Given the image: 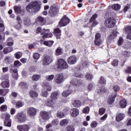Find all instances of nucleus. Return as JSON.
<instances>
[{
	"label": "nucleus",
	"mask_w": 131,
	"mask_h": 131,
	"mask_svg": "<svg viewBox=\"0 0 131 131\" xmlns=\"http://www.w3.org/2000/svg\"><path fill=\"white\" fill-rule=\"evenodd\" d=\"M41 8V5L38 3V2L35 1L34 2H31L26 7V10L28 13H36L40 10Z\"/></svg>",
	"instance_id": "obj_1"
},
{
	"label": "nucleus",
	"mask_w": 131,
	"mask_h": 131,
	"mask_svg": "<svg viewBox=\"0 0 131 131\" xmlns=\"http://www.w3.org/2000/svg\"><path fill=\"white\" fill-rule=\"evenodd\" d=\"M105 16L106 18L104 21V26L107 28H113L116 25V19L114 17L111 16V12H107Z\"/></svg>",
	"instance_id": "obj_2"
},
{
	"label": "nucleus",
	"mask_w": 131,
	"mask_h": 131,
	"mask_svg": "<svg viewBox=\"0 0 131 131\" xmlns=\"http://www.w3.org/2000/svg\"><path fill=\"white\" fill-rule=\"evenodd\" d=\"M59 11L60 8L59 6L56 5V4L51 5L48 11V15L50 18H54L56 16H58Z\"/></svg>",
	"instance_id": "obj_3"
},
{
	"label": "nucleus",
	"mask_w": 131,
	"mask_h": 131,
	"mask_svg": "<svg viewBox=\"0 0 131 131\" xmlns=\"http://www.w3.org/2000/svg\"><path fill=\"white\" fill-rule=\"evenodd\" d=\"M53 61L54 57L53 55H45L43 57L42 64L43 66H48V65H50V64L53 63Z\"/></svg>",
	"instance_id": "obj_4"
},
{
	"label": "nucleus",
	"mask_w": 131,
	"mask_h": 131,
	"mask_svg": "<svg viewBox=\"0 0 131 131\" xmlns=\"http://www.w3.org/2000/svg\"><path fill=\"white\" fill-rule=\"evenodd\" d=\"M57 67L60 69H67L69 66L66 60L62 58H59L57 61Z\"/></svg>",
	"instance_id": "obj_5"
},
{
	"label": "nucleus",
	"mask_w": 131,
	"mask_h": 131,
	"mask_svg": "<svg viewBox=\"0 0 131 131\" xmlns=\"http://www.w3.org/2000/svg\"><path fill=\"white\" fill-rule=\"evenodd\" d=\"M70 23V20L69 18L66 15H64L59 21L58 25L59 27H63L69 24Z\"/></svg>",
	"instance_id": "obj_6"
},
{
	"label": "nucleus",
	"mask_w": 131,
	"mask_h": 131,
	"mask_svg": "<svg viewBox=\"0 0 131 131\" xmlns=\"http://www.w3.org/2000/svg\"><path fill=\"white\" fill-rule=\"evenodd\" d=\"M16 118L17 119L18 122H25L27 120L26 115L24 112H19L16 115Z\"/></svg>",
	"instance_id": "obj_7"
},
{
	"label": "nucleus",
	"mask_w": 131,
	"mask_h": 131,
	"mask_svg": "<svg viewBox=\"0 0 131 131\" xmlns=\"http://www.w3.org/2000/svg\"><path fill=\"white\" fill-rule=\"evenodd\" d=\"M10 117H11V115L10 114H5V119L4 120L5 126L11 127V125H12V120L10 119Z\"/></svg>",
	"instance_id": "obj_8"
},
{
	"label": "nucleus",
	"mask_w": 131,
	"mask_h": 131,
	"mask_svg": "<svg viewBox=\"0 0 131 131\" xmlns=\"http://www.w3.org/2000/svg\"><path fill=\"white\" fill-rule=\"evenodd\" d=\"M54 80L57 84H60V83H62V82H64V81L65 80V78L64 77V76H63V74H59L57 75H56V77L54 79Z\"/></svg>",
	"instance_id": "obj_9"
},
{
	"label": "nucleus",
	"mask_w": 131,
	"mask_h": 131,
	"mask_svg": "<svg viewBox=\"0 0 131 131\" xmlns=\"http://www.w3.org/2000/svg\"><path fill=\"white\" fill-rule=\"evenodd\" d=\"M97 18H98V14L95 13L90 19L89 23H93L91 27H95V26H97V25H98V23L96 21V19H97Z\"/></svg>",
	"instance_id": "obj_10"
},
{
	"label": "nucleus",
	"mask_w": 131,
	"mask_h": 131,
	"mask_svg": "<svg viewBox=\"0 0 131 131\" xmlns=\"http://www.w3.org/2000/svg\"><path fill=\"white\" fill-rule=\"evenodd\" d=\"M17 129L19 131H28L30 129V126L27 124L18 125Z\"/></svg>",
	"instance_id": "obj_11"
},
{
	"label": "nucleus",
	"mask_w": 131,
	"mask_h": 131,
	"mask_svg": "<svg viewBox=\"0 0 131 131\" xmlns=\"http://www.w3.org/2000/svg\"><path fill=\"white\" fill-rule=\"evenodd\" d=\"M94 43L96 45V46H101V45H102V40H101V34H96Z\"/></svg>",
	"instance_id": "obj_12"
},
{
	"label": "nucleus",
	"mask_w": 131,
	"mask_h": 131,
	"mask_svg": "<svg viewBox=\"0 0 131 131\" xmlns=\"http://www.w3.org/2000/svg\"><path fill=\"white\" fill-rule=\"evenodd\" d=\"M67 61L68 63L70 64V65H73L74 64H75L76 62H77V58L76 56L72 55L68 58Z\"/></svg>",
	"instance_id": "obj_13"
},
{
	"label": "nucleus",
	"mask_w": 131,
	"mask_h": 131,
	"mask_svg": "<svg viewBox=\"0 0 131 131\" xmlns=\"http://www.w3.org/2000/svg\"><path fill=\"white\" fill-rule=\"evenodd\" d=\"M71 84L75 86H80L83 84V82L81 80H77L76 79H73L71 81Z\"/></svg>",
	"instance_id": "obj_14"
},
{
	"label": "nucleus",
	"mask_w": 131,
	"mask_h": 131,
	"mask_svg": "<svg viewBox=\"0 0 131 131\" xmlns=\"http://www.w3.org/2000/svg\"><path fill=\"white\" fill-rule=\"evenodd\" d=\"M79 115V110L77 108H73L70 110V116L71 117H76Z\"/></svg>",
	"instance_id": "obj_15"
},
{
	"label": "nucleus",
	"mask_w": 131,
	"mask_h": 131,
	"mask_svg": "<svg viewBox=\"0 0 131 131\" xmlns=\"http://www.w3.org/2000/svg\"><path fill=\"white\" fill-rule=\"evenodd\" d=\"M40 116L43 120H49L50 119V114L46 111H42L40 112Z\"/></svg>",
	"instance_id": "obj_16"
},
{
	"label": "nucleus",
	"mask_w": 131,
	"mask_h": 131,
	"mask_svg": "<svg viewBox=\"0 0 131 131\" xmlns=\"http://www.w3.org/2000/svg\"><path fill=\"white\" fill-rule=\"evenodd\" d=\"M115 98H116V93H113L111 94L107 100L108 104H109V105H112V104L114 103V101H115Z\"/></svg>",
	"instance_id": "obj_17"
},
{
	"label": "nucleus",
	"mask_w": 131,
	"mask_h": 131,
	"mask_svg": "<svg viewBox=\"0 0 131 131\" xmlns=\"http://www.w3.org/2000/svg\"><path fill=\"white\" fill-rule=\"evenodd\" d=\"M68 110H69V108H67L66 111H58L56 114L57 117L58 118H64V117H65V113H66Z\"/></svg>",
	"instance_id": "obj_18"
},
{
	"label": "nucleus",
	"mask_w": 131,
	"mask_h": 131,
	"mask_svg": "<svg viewBox=\"0 0 131 131\" xmlns=\"http://www.w3.org/2000/svg\"><path fill=\"white\" fill-rule=\"evenodd\" d=\"M125 117V115L122 113H118L116 117V121L117 122H120L121 120H123Z\"/></svg>",
	"instance_id": "obj_19"
},
{
	"label": "nucleus",
	"mask_w": 131,
	"mask_h": 131,
	"mask_svg": "<svg viewBox=\"0 0 131 131\" xmlns=\"http://www.w3.org/2000/svg\"><path fill=\"white\" fill-rule=\"evenodd\" d=\"M36 109L34 107H29L28 109V114L30 116H34V115H36Z\"/></svg>",
	"instance_id": "obj_20"
},
{
	"label": "nucleus",
	"mask_w": 131,
	"mask_h": 131,
	"mask_svg": "<svg viewBox=\"0 0 131 131\" xmlns=\"http://www.w3.org/2000/svg\"><path fill=\"white\" fill-rule=\"evenodd\" d=\"M72 93V86H69L68 90L64 91L62 92L63 97H68L69 95Z\"/></svg>",
	"instance_id": "obj_21"
},
{
	"label": "nucleus",
	"mask_w": 131,
	"mask_h": 131,
	"mask_svg": "<svg viewBox=\"0 0 131 131\" xmlns=\"http://www.w3.org/2000/svg\"><path fill=\"white\" fill-rule=\"evenodd\" d=\"M36 21L39 23H40L42 25H45L46 24V22L47 21L46 18L42 17L41 16H38L36 19Z\"/></svg>",
	"instance_id": "obj_22"
},
{
	"label": "nucleus",
	"mask_w": 131,
	"mask_h": 131,
	"mask_svg": "<svg viewBox=\"0 0 131 131\" xmlns=\"http://www.w3.org/2000/svg\"><path fill=\"white\" fill-rule=\"evenodd\" d=\"M1 86L3 89H9L10 88V81H4L1 83Z\"/></svg>",
	"instance_id": "obj_23"
},
{
	"label": "nucleus",
	"mask_w": 131,
	"mask_h": 131,
	"mask_svg": "<svg viewBox=\"0 0 131 131\" xmlns=\"http://www.w3.org/2000/svg\"><path fill=\"white\" fill-rule=\"evenodd\" d=\"M10 92V90L8 89H0V96L2 97H5L7 96V94Z\"/></svg>",
	"instance_id": "obj_24"
},
{
	"label": "nucleus",
	"mask_w": 131,
	"mask_h": 131,
	"mask_svg": "<svg viewBox=\"0 0 131 131\" xmlns=\"http://www.w3.org/2000/svg\"><path fill=\"white\" fill-rule=\"evenodd\" d=\"M46 104L49 107H53L54 106H55V100H53V99H48L47 101L46 102Z\"/></svg>",
	"instance_id": "obj_25"
},
{
	"label": "nucleus",
	"mask_w": 131,
	"mask_h": 131,
	"mask_svg": "<svg viewBox=\"0 0 131 131\" xmlns=\"http://www.w3.org/2000/svg\"><path fill=\"white\" fill-rule=\"evenodd\" d=\"M12 51H13V47H6L3 50V53L5 55H7V54H9V53H11Z\"/></svg>",
	"instance_id": "obj_26"
},
{
	"label": "nucleus",
	"mask_w": 131,
	"mask_h": 131,
	"mask_svg": "<svg viewBox=\"0 0 131 131\" xmlns=\"http://www.w3.org/2000/svg\"><path fill=\"white\" fill-rule=\"evenodd\" d=\"M59 97L58 92H53L51 95V99L53 100V101H56L57 99H58V97Z\"/></svg>",
	"instance_id": "obj_27"
},
{
	"label": "nucleus",
	"mask_w": 131,
	"mask_h": 131,
	"mask_svg": "<svg viewBox=\"0 0 131 131\" xmlns=\"http://www.w3.org/2000/svg\"><path fill=\"white\" fill-rule=\"evenodd\" d=\"M16 20L18 21V24L15 26V28H16V29H21V23L22 22L21 21V17L19 16H17Z\"/></svg>",
	"instance_id": "obj_28"
},
{
	"label": "nucleus",
	"mask_w": 131,
	"mask_h": 131,
	"mask_svg": "<svg viewBox=\"0 0 131 131\" xmlns=\"http://www.w3.org/2000/svg\"><path fill=\"white\" fill-rule=\"evenodd\" d=\"M74 107H80L81 106L82 103L79 100H74V102L72 103Z\"/></svg>",
	"instance_id": "obj_29"
},
{
	"label": "nucleus",
	"mask_w": 131,
	"mask_h": 131,
	"mask_svg": "<svg viewBox=\"0 0 131 131\" xmlns=\"http://www.w3.org/2000/svg\"><path fill=\"white\" fill-rule=\"evenodd\" d=\"M14 10L16 14H20L22 13V10L21 9V6H14Z\"/></svg>",
	"instance_id": "obj_30"
},
{
	"label": "nucleus",
	"mask_w": 131,
	"mask_h": 131,
	"mask_svg": "<svg viewBox=\"0 0 131 131\" xmlns=\"http://www.w3.org/2000/svg\"><path fill=\"white\" fill-rule=\"evenodd\" d=\"M120 106L121 108H125L126 107V100L122 99L120 102Z\"/></svg>",
	"instance_id": "obj_31"
},
{
	"label": "nucleus",
	"mask_w": 131,
	"mask_h": 131,
	"mask_svg": "<svg viewBox=\"0 0 131 131\" xmlns=\"http://www.w3.org/2000/svg\"><path fill=\"white\" fill-rule=\"evenodd\" d=\"M30 96L31 98H37V97H38V93H37L35 91H31L30 92Z\"/></svg>",
	"instance_id": "obj_32"
},
{
	"label": "nucleus",
	"mask_w": 131,
	"mask_h": 131,
	"mask_svg": "<svg viewBox=\"0 0 131 131\" xmlns=\"http://www.w3.org/2000/svg\"><path fill=\"white\" fill-rule=\"evenodd\" d=\"M19 87L21 89H26L28 86V84L25 82H20L18 85Z\"/></svg>",
	"instance_id": "obj_33"
},
{
	"label": "nucleus",
	"mask_w": 131,
	"mask_h": 131,
	"mask_svg": "<svg viewBox=\"0 0 131 131\" xmlns=\"http://www.w3.org/2000/svg\"><path fill=\"white\" fill-rule=\"evenodd\" d=\"M121 8L120 5L119 4H114L112 6V9L113 10H115V11H118V10H120Z\"/></svg>",
	"instance_id": "obj_34"
},
{
	"label": "nucleus",
	"mask_w": 131,
	"mask_h": 131,
	"mask_svg": "<svg viewBox=\"0 0 131 131\" xmlns=\"http://www.w3.org/2000/svg\"><path fill=\"white\" fill-rule=\"evenodd\" d=\"M43 44L47 47H52L54 45V41H45L43 42Z\"/></svg>",
	"instance_id": "obj_35"
},
{
	"label": "nucleus",
	"mask_w": 131,
	"mask_h": 131,
	"mask_svg": "<svg viewBox=\"0 0 131 131\" xmlns=\"http://www.w3.org/2000/svg\"><path fill=\"white\" fill-rule=\"evenodd\" d=\"M45 78L47 81H52L55 78V76L54 75H48L46 76Z\"/></svg>",
	"instance_id": "obj_36"
},
{
	"label": "nucleus",
	"mask_w": 131,
	"mask_h": 131,
	"mask_svg": "<svg viewBox=\"0 0 131 131\" xmlns=\"http://www.w3.org/2000/svg\"><path fill=\"white\" fill-rule=\"evenodd\" d=\"M69 122V120L68 119H63L60 121L59 124L60 125H67Z\"/></svg>",
	"instance_id": "obj_37"
},
{
	"label": "nucleus",
	"mask_w": 131,
	"mask_h": 131,
	"mask_svg": "<svg viewBox=\"0 0 131 131\" xmlns=\"http://www.w3.org/2000/svg\"><path fill=\"white\" fill-rule=\"evenodd\" d=\"M40 78V75H34L32 77V79L33 81H37L38 80H39Z\"/></svg>",
	"instance_id": "obj_38"
},
{
	"label": "nucleus",
	"mask_w": 131,
	"mask_h": 131,
	"mask_svg": "<svg viewBox=\"0 0 131 131\" xmlns=\"http://www.w3.org/2000/svg\"><path fill=\"white\" fill-rule=\"evenodd\" d=\"M82 68H86L89 66V62L88 60H82L81 62Z\"/></svg>",
	"instance_id": "obj_39"
},
{
	"label": "nucleus",
	"mask_w": 131,
	"mask_h": 131,
	"mask_svg": "<svg viewBox=\"0 0 131 131\" xmlns=\"http://www.w3.org/2000/svg\"><path fill=\"white\" fill-rule=\"evenodd\" d=\"M42 85L44 88H46L48 91H51L52 90V87L50 85L49 83H43Z\"/></svg>",
	"instance_id": "obj_40"
},
{
	"label": "nucleus",
	"mask_w": 131,
	"mask_h": 131,
	"mask_svg": "<svg viewBox=\"0 0 131 131\" xmlns=\"http://www.w3.org/2000/svg\"><path fill=\"white\" fill-rule=\"evenodd\" d=\"M62 54V49L60 47L57 48L56 50L55 55L56 56H60Z\"/></svg>",
	"instance_id": "obj_41"
},
{
	"label": "nucleus",
	"mask_w": 131,
	"mask_h": 131,
	"mask_svg": "<svg viewBox=\"0 0 131 131\" xmlns=\"http://www.w3.org/2000/svg\"><path fill=\"white\" fill-rule=\"evenodd\" d=\"M75 77H78L79 78H82L83 74L80 73L79 71L76 72L74 74Z\"/></svg>",
	"instance_id": "obj_42"
},
{
	"label": "nucleus",
	"mask_w": 131,
	"mask_h": 131,
	"mask_svg": "<svg viewBox=\"0 0 131 131\" xmlns=\"http://www.w3.org/2000/svg\"><path fill=\"white\" fill-rule=\"evenodd\" d=\"M39 54L38 53H35L33 54V57L34 58V60H36L35 62H37V60L39 59Z\"/></svg>",
	"instance_id": "obj_43"
},
{
	"label": "nucleus",
	"mask_w": 131,
	"mask_h": 131,
	"mask_svg": "<svg viewBox=\"0 0 131 131\" xmlns=\"http://www.w3.org/2000/svg\"><path fill=\"white\" fill-rule=\"evenodd\" d=\"M23 106H24V103L21 102V101H19L16 103V108H20L21 107H23Z\"/></svg>",
	"instance_id": "obj_44"
},
{
	"label": "nucleus",
	"mask_w": 131,
	"mask_h": 131,
	"mask_svg": "<svg viewBox=\"0 0 131 131\" xmlns=\"http://www.w3.org/2000/svg\"><path fill=\"white\" fill-rule=\"evenodd\" d=\"M41 95V96H42V97H47L48 96V91H47V90L45 89H42Z\"/></svg>",
	"instance_id": "obj_45"
},
{
	"label": "nucleus",
	"mask_w": 131,
	"mask_h": 131,
	"mask_svg": "<svg viewBox=\"0 0 131 131\" xmlns=\"http://www.w3.org/2000/svg\"><path fill=\"white\" fill-rule=\"evenodd\" d=\"M8 109V106L7 105H4L1 106L0 107V111L1 112H5L6 110Z\"/></svg>",
	"instance_id": "obj_46"
},
{
	"label": "nucleus",
	"mask_w": 131,
	"mask_h": 131,
	"mask_svg": "<svg viewBox=\"0 0 131 131\" xmlns=\"http://www.w3.org/2000/svg\"><path fill=\"white\" fill-rule=\"evenodd\" d=\"M43 38H49V37H53L52 33H45L43 34Z\"/></svg>",
	"instance_id": "obj_47"
},
{
	"label": "nucleus",
	"mask_w": 131,
	"mask_h": 131,
	"mask_svg": "<svg viewBox=\"0 0 131 131\" xmlns=\"http://www.w3.org/2000/svg\"><path fill=\"white\" fill-rule=\"evenodd\" d=\"M12 40L13 39H12V38H9L7 39V45L9 46V47H12V46L14 45V42H11Z\"/></svg>",
	"instance_id": "obj_48"
},
{
	"label": "nucleus",
	"mask_w": 131,
	"mask_h": 131,
	"mask_svg": "<svg viewBox=\"0 0 131 131\" xmlns=\"http://www.w3.org/2000/svg\"><path fill=\"white\" fill-rule=\"evenodd\" d=\"M99 83L100 84H106V80H105V78H104V77H101Z\"/></svg>",
	"instance_id": "obj_49"
},
{
	"label": "nucleus",
	"mask_w": 131,
	"mask_h": 131,
	"mask_svg": "<svg viewBox=\"0 0 131 131\" xmlns=\"http://www.w3.org/2000/svg\"><path fill=\"white\" fill-rule=\"evenodd\" d=\"M89 112H90V107L89 106H86L82 110V113L85 114H89Z\"/></svg>",
	"instance_id": "obj_50"
},
{
	"label": "nucleus",
	"mask_w": 131,
	"mask_h": 131,
	"mask_svg": "<svg viewBox=\"0 0 131 131\" xmlns=\"http://www.w3.org/2000/svg\"><path fill=\"white\" fill-rule=\"evenodd\" d=\"M14 56L16 59H20L22 57V52H17L14 54Z\"/></svg>",
	"instance_id": "obj_51"
},
{
	"label": "nucleus",
	"mask_w": 131,
	"mask_h": 131,
	"mask_svg": "<svg viewBox=\"0 0 131 131\" xmlns=\"http://www.w3.org/2000/svg\"><path fill=\"white\" fill-rule=\"evenodd\" d=\"M125 33H131V26H128L124 29Z\"/></svg>",
	"instance_id": "obj_52"
},
{
	"label": "nucleus",
	"mask_w": 131,
	"mask_h": 131,
	"mask_svg": "<svg viewBox=\"0 0 131 131\" xmlns=\"http://www.w3.org/2000/svg\"><path fill=\"white\" fill-rule=\"evenodd\" d=\"M123 55L127 58H129V57H130V52L128 51H125L123 52Z\"/></svg>",
	"instance_id": "obj_53"
},
{
	"label": "nucleus",
	"mask_w": 131,
	"mask_h": 131,
	"mask_svg": "<svg viewBox=\"0 0 131 131\" xmlns=\"http://www.w3.org/2000/svg\"><path fill=\"white\" fill-rule=\"evenodd\" d=\"M106 111V110L104 108H100L99 110V113L100 114V115H103V114H104V113H105Z\"/></svg>",
	"instance_id": "obj_54"
},
{
	"label": "nucleus",
	"mask_w": 131,
	"mask_h": 131,
	"mask_svg": "<svg viewBox=\"0 0 131 131\" xmlns=\"http://www.w3.org/2000/svg\"><path fill=\"white\" fill-rule=\"evenodd\" d=\"M124 40L122 37H120L118 41V46H122V43H123Z\"/></svg>",
	"instance_id": "obj_55"
},
{
	"label": "nucleus",
	"mask_w": 131,
	"mask_h": 131,
	"mask_svg": "<svg viewBox=\"0 0 131 131\" xmlns=\"http://www.w3.org/2000/svg\"><path fill=\"white\" fill-rule=\"evenodd\" d=\"M14 64V66L16 68L19 67V66H21V65H22V63H21L19 60L15 61Z\"/></svg>",
	"instance_id": "obj_56"
},
{
	"label": "nucleus",
	"mask_w": 131,
	"mask_h": 131,
	"mask_svg": "<svg viewBox=\"0 0 131 131\" xmlns=\"http://www.w3.org/2000/svg\"><path fill=\"white\" fill-rule=\"evenodd\" d=\"M67 131H75L73 126H68L66 127Z\"/></svg>",
	"instance_id": "obj_57"
},
{
	"label": "nucleus",
	"mask_w": 131,
	"mask_h": 131,
	"mask_svg": "<svg viewBox=\"0 0 131 131\" xmlns=\"http://www.w3.org/2000/svg\"><path fill=\"white\" fill-rule=\"evenodd\" d=\"M97 125H98V122L96 121L92 122L91 124V127H93V128L96 127Z\"/></svg>",
	"instance_id": "obj_58"
},
{
	"label": "nucleus",
	"mask_w": 131,
	"mask_h": 131,
	"mask_svg": "<svg viewBox=\"0 0 131 131\" xmlns=\"http://www.w3.org/2000/svg\"><path fill=\"white\" fill-rule=\"evenodd\" d=\"M107 117H108V114H105L104 116L100 118V120H101V121H105V120L107 119Z\"/></svg>",
	"instance_id": "obj_59"
},
{
	"label": "nucleus",
	"mask_w": 131,
	"mask_h": 131,
	"mask_svg": "<svg viewBox=\"0 0 131 131\" xmlns=\"http://www.w3.org/2000/svg\"><path fill=\"white\" fill-rule=\"evenodd\" d=\"M112 65L114 66V67H116V66H118V60H115L113 61V62L112 63Z\"/></svg>",
	"instance_id": "obj_60"
},
{
	"label": "nucleus",
	"mask_w": 131,
	"mask_h": 131,
	"mask_svg": "<svg viewBox=\"0 0 131 131\" xmlns=\"http://www.w3.org/2000/svg\"><path fill=\"white\" fill-rule=\"evenodd\" d=\"M58 123L59 121L58 120V119H54L52 121V124H53V125H57L58 124Z\"/></svg>",
	"instance_id": "obj_61"
},
{
	"label": "nucleus",
	"mask_w": 131,
	"mask_h": 131,
	"mask_svg": "<svg viewBox=\"0 0 131 131\" xmlns=\"http://www.w3.org/2000/svg\"><path fill=\"white\" fill-rule=\"evenodd\" d=\"M117 34L112 33V34H111L110 36V38L111 39H113L114 38H115V37H117Z\"/></svg>",
	"instance_id": "obj_62"
},
{
	"label": "nucleus",
	"mask_w": 131,
	"mask_h": 131,
	"mask_svg": "<svg viewBox=\"0 0 131 131\" xmlns=\"http://www.w3.org/2000/svg\"><path fill=\"white\" fill-rule=\"evenodd\" d=\"M85 78H86V79L91 80L92 78H93V75L91 74H87L85 75Z\"/></svg>",
	"instance_id": "obj_63"
},
{
	"label": "nucleus",
	"mask_w": 131,
	"mask_h": 131,
	"mask_svg": "<svg viewBox=\"0 0 131 131\" xmlns=\"http://www.w3.org/2000/svg\"><path fill=\"white\" fill-rule=\"evenodd\" d=\"M125 71L126 73H129L130 74H131V67H127V68Z\"/></svg>",
	"instance_id": "obj_64"
}]
</instances>
